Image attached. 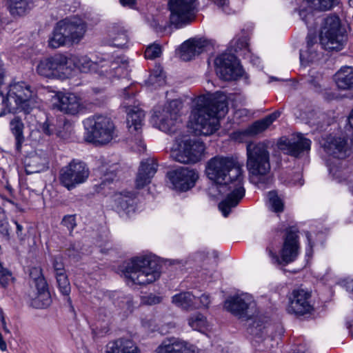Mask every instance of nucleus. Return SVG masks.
Here are the masks:
<instances>
[{"mask_svg":"<svg viewBox=\"0 0 353 353\" xmlns=\"http://www.w3.org/2000/svg\"><path fill=\"white\" fill-rule=\"evenodd\" d=\"M42 132L48 135L51 136L55 134L57 137L61 139H67L68 133L66 131H60L57 128V121L54 123L52 120L46 119L41 126Z\"/></svg>","mask_w":353,"mask_h":353,"instance_id":"nucleus-40","label":"nucleus"},{"mask_svg":"<svg viewBox=\"0 0 353 353\" xmlns=\"http://www.w3.org/2000/svg\"><path fill=\"white\" fill-rule=\"evenodd\" d=\"M162 53L161 46L154 43L147 47L145 51V57L148 59H154L159 57Z\"/></svg>","mask_w":353,"mask_h":353,"instance_id":"nucleus-46","label":"nucleus"},{"mask_svg":"<svg viewBox=\"0 0 353 353\" xmlns=\"http://www.w3.org/2000/svg\"><path fill=\"white\" fill-rule=\"evenodd\" d=\"M111 45L117 48L125 46L128 41L125 30L119 25H114L108 31Z\"/></svg>","mask_w":353,"mask_h":353,"instance_id":"nucleus-38","label":"nucleus"},{"mask_svg":"<svg viewBox=\"0 0 353 353\" xmlns=\"http://www.w3.org/2000/svg\"><path fill=\"white\" fill-rule=\"evenodd\" d=\"M347 41V34L340 18L330 14L323 18L319 30V43L322 48L331 52L342 50Z\"/></svg>","mask_w":353,"mask_h":353,"instance_id":"nucleus-4","label":"nucleus"},{"mask_svg":"<svg viewBox=\"0 0 353 353\" xmlns=\"http://www.w3.org/2000/svg\"><path fill=\"white\" fill-rule=\"evenodd\" d=\"M268 327L259 319L254 320L248 327V332L254 338L262 340L267 335Z\"/></svg>","mask_w":353,"mask_h":353,"instance_id":"nucleus-41","label":"nucleus"},{"mask_svg":"<svg viewBox=\"0 0 353 353\" xmlns=\"http://www.w3.org/2000/svg\"><path fill=\"white\" fill-rule=\"evenodd\" d=\"M197 0H169L170 21L176 28L190 23L197 12Z\"/></svg>","mask_w":353,"mask_h":353,"instance_id":"nucleus-8","label":"nucleus"},{"mask_svg":"<svg viewBox=\"0 0 353 353\" xmlns=\"http://www.w3.org/2000/svg\"><path fill=\"white\" fill-rule=\"evenodd\" d=\"M188 323L194 330H201L206 326V318L201 314H196L189 319Z\"/></svg>","mask_w":353,"mask_h":353,"instance_id":"nucleus-45","label":"nucleus"},{"mask_svg":"<svg viewBox=\"0 0 353 353\" xmlns=\"http://www.w3.org/2000/svg\"><path fill=\"white\" fill-rule=\"evenodd\" d=\"M14 280L12 272L6 269L3 272L0 273V285L3 288H6Z\"/></svg>","mask_w":353,"mask_h":353,"instance_id":"nucleus-50","label":"nucleus"},{"mask_svg":"<svg viewBox=\"0 0 353 353\" xmlns=\"http://www.w3.org/2000/svg\"><path fill=\"white\" fill-rule=\"evenodd\" d=\"M232 42L235 43L236 46L234 50L236 52L238 50H242L243 48H246L248 46V39L245 36L239 38H235L233 39Z\"/></svg>","mask_w":353,"mask_h":353,"instance_id":"nucleus-52","label":"nucleus"},{"mask_svg":"<svg viewBox=\"0 0 353 353\" xmlns=\"http://www.w3.org/2000/svg\"><path fill=\"white\" fill-rule=\"evenodd\" d=\"M70 43H79L85 32V25L77 18H65L56 23Z\"/></svg>","mask_w":353,"mask_h":353,"instance_id":"nucleus-19","label":"nucleus"},{"mask_svg":"<svg viewBox=\"0 0 353 353\" xmlns=\"http://www.w3.org/2000/svg\"><path fill=\"white\" fill-rule=\"evenodd\" d=\"M133 94L130 87H127L123 90V106L125 108L128 114L127 123L131 132L138 131L141 129L145 118L144 111L131 104V101H133Z\"/></svg>","mask_w":353,"mask_h":353,"instance_id":"nucleus-18","label":"nucleus"},{"mask_svg":"<svg viewBox=\"0 0 353 353\" xmlns=\"http://www.w3.org/2000/svg\"><path fill=\"white\" fill-rule=\"evenodd\" d=\"M298 238L296 232L292 229L287 231L283 246L281 251V258L274 253L270 248H267L272 263L277 265H286L293 262L299 254V245Z\"/></svg>","mask_w":353,"mask_h":353,"instance_id":"nucleus-14","label":"nucleus"},{"mask_svg":"<svg viewBox=\"0 0 353 353\" xmlns=\"http://www.w3.org/2000/svg\"><path fill=\"white\" fill-rule=\"evenodd\" d=\"M225 100H217L200 96L196 100V107L192 112L195 130L205 136L215 132L219 126V118L228 112Z\"/></svg>","mask_w":353,"mask_h":353,"instance_id":"nucleus-2","label":"nucleus"},{"mask_svg":"<svg viewBox=\"0 0 353 353\" xmlns=\"http://www.w3.org/2000/svg\"><path fill=\"white\" fill-rule=\"evenodd\" d=\"M34 7L33 0H8V9L14 18L28 14Z\"/></svg>","mask_w":353,"mask_h":353,"instance_id":"nucleus-32","label":"nucleus"},{"mask_svg":"<svg viewBox=\"0 0 353 353\" xmlns=\"http://www.w3.org/2000/svg\"><path fill=\"white\" fill-rule=\"evenodd\" d=\"M30 276L34 281L39 280L40 277H44L42 273V270L39 267H34L30 269Z\"/></svg>","mask_w":353,"mask_h":353,"instance_id":"nucleus-54","label":"nucleus"},{"mask_svg":"<svg viewBox=\"0 0 353 353\" xmlns=\"http://www.w3.org/2000/svg\"><path fill=\"white\" fill-rule=\"evenodd\" d=\"M182 103L179 100H172L161 110H156L152 117L153 125L166 133H174L176 125L180 121L179 112Z\"/></svg>","mask_w":353,"mask_h":353,"instance_id":"nucleus-7","label":"nucleus"},{"mask_svg":"<svg viewBox=\"0 0 353 353\" xmlns=\"http://www.w3.org/2000/svg\"><path fill=\"white\" fill-rule=\"evenodd\" d=\"M39 74L47 78L65 79L71 73L69 59L63 54H55L41 60L37 67Z\"/></svg>","mask_w":353,"mask_h":353,"instance_id":"nucleus-10","label":"nucleus"},{"mask_svg":"<svg viewBox=\"0 0 353 353\" xmlns=\"http://www.w3.org/2000/svg\"><path fill=\"white\" fill-rule=\"evenodd\" d=\"M61 224L65 227L71 234L74 228L77 226L75 215H65L61 220Z\"/></svg>","mask_w":353,"mask_h":353,"instance_id":"nucleus-47","label":"nucleus"},{"mask_svg":"<svg viewBox=\"0 0 353 353\" xmlns=\"http://www.w3.org/2000/svg\"><path fill=\"white\" fill-rule=\"evenodd\" d=\"M161 299L159 296L150 294L145 297V302L148 305L157 304L161 302Z\"/></svg>","mask_w":353,"mask_h":353,"instance_id":"nucleus-57","label":"nucleus"},{"mask_svg":"<svg viewBox=\"0 0 353 353\" xmlns=\"http://www.w3.org/2000/svg\"><path fill=\"white\" fill-rule=\"evenodd\" d=\"M117 208L130 216L135 212L136 194L131 192H121L114 194Z\"/></svg>","mask_w":353,"mask_h":353,"instance_id":"nucleus-29","label":"nucleus"},{"mask_svg":"<svg viewBox=\"0 0 353 353\" xmlns=\"http://www.w3.org/2000/svg\"><path fill=\"white\" fill-rule=\"evenodd\" d=\"M0 319H1L2 327H3V330L7 333H10V331L6 326L5 316H4V314H3L2 309H0Z\"/></svg>","mask_w":353,"mask_h":353,"instance_id":"nucleus-63","label":"nucleus"},{"mask_svg":"<svg viewBox=\"0 0 353 353\" xmlns=\"http://www.w3.org/2000/svg\"><path fill=\"white\" fill-rule=\"evenodd\" d=\"M246 166L252 180L262 181L270 170V152L268 145L263 142H250L246 145Z\"/></svg>","mask_w":353,"mask_h":353,"instance_id":"nucleus-6","label":"nucleus"},{"mask_svg":"<svg viewBox=\"0 0 353 353\" xmlns=\"http://www.w3.org/2000/svg\"><path fill=\"white\" fill-rule=\"evenodd\" d=\"M299 16L302 20L306 23H309L310 20L312 18V14L307 12V10L303 9L299 11Z\"/></svg>","mask_w":353,"mask_h":353,"instance_id":"nucleus-56","label":"nucleus"},{"mask_svg":"<svg viewBox=\"0 0 353 353\" xmlns=\"http://www.w3.org/2000/svg\"><path fill=\"white\" fill-rule=\"evenodd\" d=\"M57 283L61 293L66 296V301L70 307V311L74 312V306L72 305V300L69 296L70 293V284L66 274H59L56 276Z\"/></svg>","mask_w":353,"mask_h":353,"instance_id":"nucleus-39","label":"nucleus"},{"mask_svg":"<svg viewBox=\"0 0 353 353\" xmlns=\"http://www.w3.org/2000/svg\"><path fill=\"white\" fill-rule=\"evenodd\" d=\"M10 130L14 137L16 141V149L19 151L22 143L25 141L23 130L25 125L19 117H14L10 121Z\"/></svg>","mask_w":353,"mask_h":353,"instance_id":"nucleus-37","label":"nucleus"},{"mask_svg":"<svg viewBox=\"0 0 353 353\" xmlns=\"http://www.w3.org/2000/svg\"><path fill=\"white\" fill-rule=\"evenodd\" d=\"M197 302L199 304V307H208L210 303V297L207 294H203L200 296H196Z\"/></svg>","mask_w":353,"mask_h":353,"instance_id":"nucleus-53","label":"nucleus"},{"mask_svg":"<svg viewBox=\"0 0 353 353\" xmlns=\"http://www.w3.org/2000/svg\"><path fill=\"white\" fill-rule=\"evenodd\" d=\"M67 254L69 257L75 258L78 255V250L75 248L74 245H71L66 250Z\"/></svg>","mask_w":353,"mask_h":353,"instance_id":"nucleus-61","label":"nucleus"},{"mask_svg":"<svg viewBox=\"0 0 353 353\" xmlns=\"http://www.w3.org/2000/svg\"><path fill=\"white\" fill-rule=\"evenodd\" d=\"M310 140L301 134L279 143L281 150H286L287 154L295 157H298L304 152L310 150Z\"/></svg>","mask_w":353,"mask_h":353,"instance_id":"nucleus-24","label":"nucleus"},{"mask_svg":"<svg viewBox=\"0 0 353 353\" xmlns=\"http://www.w3.org/2000/svg\"><path fill=\"white\" fill-rule=\"evenodd\" d=\"M347 123L345 126L347 130H352L353 133V110L347 119Z\"/></svg>","mask_w":353,"mask_h":353,"instance_id":"nucleus-62","label":"nucleus"},{"mask_svg":"<svg viewBox=\"0 0 353 353\" xmlns=\"http://www.w3.org/2000/svg\"><path fill=\"white\" fill-rule=\"evenodd\" d=\"M209 46V41L205 39H190L181 46L180 58L185 61H190L196 56L207 50Z\"/></svg>","mask_w":353,"mask_h":353,"instance_id":"nucleus-23","label":"nucleus"},{"mask_svg":"<svg viewBox=\"0 0 353 353\" xmlns=\"http://www.w3.org/2000/svg\"><path fill=\"white\" fill-rule=\"evenodd\" d=\"M105 353H140V350L132 339L119 338L107 344Z\"/></svg>","mask_w":353,"mask_h":353,"instance_id":"nucleus-28","label":"nucleus"},{"mask_svg":"<svg viewBox=\"0 0 353 353\" xmlns=\"http://www.w3.org/2000/svg\"><path fill=\"white\" fill-rule=\"evenodd\" d=\"M336 85L339 90L353 89V67L343 66L334 75Z\"/></svg>","mask_w":353,"mask_h":353,"instance_id":"nucleus-30","label":"nucleus"},{"mask_svg":"<svg viewBox=\"0 0 353 353\" xmlns=\"http://www.w3.org/2000/svg\"><path fill=\"white\" fill-rule=\"evenodd\" d=\"M96 174L99 177L100 181L94 185L98 191L105 189L106 186L112 183L117 176L115 170L112 166L107 167L105 165L99 168Z\"/></svg>","mask_w":353,"mask_h":353,"instance_id":"nucleus-35","label":"nucleus"},{"mask_svg":"<svg viewBox=\"0 0 353 353\" xmlns=\"http://www.w3.org/2000/svg\"><path fill=\"white\" fill-rule=\"evenodd\" d=\"M89 175L90 170L85 163L72 160L61 169L59 181L67 190H72L85 183Z\"/></svg>","mask_w":353,"mask_h":353,"instance_id":"nucleus-9","label":"nucleus"},{"mask_svg":"<svg viewBox=\"0 0 353 353\" xmlns=\"http://www.w3.org/2000/svg\"><path fill=\"white\" fill-rule=\"evenodd\" d=\"M306 236H307V241H308V246H309V248L307 250V255H309V254H312L313 244H312V243L311 241L310 234L309 232H307Z\"/></svg>","mask_w":353,"mask_h":353,"instance_id":"nucleus-64","label":"nucleus"},{"mask_svg":"<svg viewBox=\"0 0 353 353\" xmlns=\"http://www.w3.org/2000/svg\"><path fill=\"white\" fill-rule=\"evenodd\" d=\"M32 91L25 82H18L10 85L8 100H10V110H19L29 113L32 105Z\"/></svg>","mask_w":353,"mask_h":353,"instance_id":"nucleus-12","label":"nucleus"},{"mask_svg":"<svg viewBox=\"0 0 353 353\" xmlns=\"http://www.w3.org/2000/svg\"><path fill=\"white\" fill-rule=\"evenodd\" d=\"M0 232L3 236H6L8 239H9V232H8V223L6 221V219L2 220L0 222Z\"/></svg>","mask_w":353,"mask_h":353,"instance_id":"nucleus-58","label":"nucleus"},{"mask_svg":"<svg viewBox=\"0 0 353 353\" xmlns=\"http://www.w3.org/2000/svg\"><path fill=\"white\" fill-rule=\"evenodd\" d=\"M58 108L70 115H77L85 112L87 108L82 99L73 93L59 95Z\"/></svg>","mask_w":353,"mask_h":353,"instance_id":"nucleus-21","label":"nucleus"},{"mask_svg":"<svg viewBox=\"0 0 353 353\" xmlns=\"http://www.w3.org/2000/svg\"><path fill=\"white\" fill-rule=\"evenodd\" d=\"M172 303L185 310L199 308L197 298L190 292H183L172 296Z\"/></svg>","mask_w":353,"mask_h":353,"instance_id":"nucleus-33","label":"nucleus"},{"mask_svg":"<svg viewBox=\"0 0 353 353\" xmlns=\"http://www.w3.org/2000/svg\"><path fill=\"white\" fill-rule=\"evenodd\" d=\"M323 148L327 154L340 159L346 158L351 152L345 137L330 136L327 138Z\"/></svg>","mask_w":353,"mask_h":353,"instance_id":"nucleus-22","label":"nucleus"},{"mask_svg":"<svg viewBox=\"0 0 353 353\" xmlns=\"http://www.w3.org/2000/svg\"><path fill=\"white\" fill-rule=\"evenodd\" d=\"M70 43L63 33L59 30L57 25L54 28L52 36L49 38L48 46L51 48L56 49L61 46Z\"/></svg>","mask_w":353,"mask_h":353,"instance_id":"nucleus-42","label":"nucleus"},{"mask_svg":"<svg viewBox=\"0 0 353 353\" xmlns=\"http://www.w3.org/2000/svg\"><path fill=\"white\" fill-rule=\"evenodd\" d=\"M52 266L54 268L55 276H58L59 274H66L64 264L60 257H54L52 261Z\"/></svg>","mask_w":353,"mask_h":353,"instance_id":"nucleus-51","label":"nucleus"},{"mask_svg":"<svg viewBox=\"0 0 353 353\" xmlns=\"http://www.w3.org/2000/svg\"><path fill=\"white\" fill-rule=\"evenodd\" d=\"M70 124L67 122L65 120H57V128L60 131H66L68 133V137L70 134Z\"/></svg>","mask_w":353,"mask_h":353,"instance_id":"nucleus-55","label":"nucleus"},{"mask_svg":"<svg viewBox=\"0 0 353 353\" xmlns=\"http://www.w3.org/2000/svg\"><path fill=\"white\" fill-rule=\"evenodd\" d=\"M160 270L161 265L156 258L147 255L132 259L123 266L122 272L134 284L147 285L159 278Z\"/></svg>","mask_w":353,"mask_h":353,"instance_id":"nucleus-3","label":"nucleus"},{"mask_svg":"<svg viewBox=\"0 0 353 353\" xmlns=\"http://www.w3.org/2000/svg\"><path fill=\"white\" fill-rule=\"evenodd\" d=\"M157 170V163L153 159H147L141 162L136 178L137 189H142L151 182V179Z\"/></svg>","mask_w":353,"mask_h":353,"instance_id":"nucleus-26","label":"nucleus"},{"mask_svg":"<svg viewBox=\"0 0 353 353\" xmlns=\"http://www.w3.org/2000/svg\"><path fill=\"white\" fill-rule=\"evenodd\" d=\"M48 164L46 157L37 154L31 155L26 159V172L27 174L41 172L48 168Z\"/></svg>","mask_w":353,"mask_h":353,"instance_id":"nucleus-36","label":"nucleus"},{"mask_svg":"<svg viewBox=\"0 0 353 353\" xmlns=\"http://www.w3.org/2000/svg\"><path fill=\"white\" fill-rule=\"evenodd\" d=\"M224 307L239 319H249L254 313L256 303L251 295L243 294L228 298Z\"/></svg>","mask_w":353,"mask_h":353,"instance_id":"nucleus-15","label":"nucleus"},{"mask_svg":"<svg viewBox=\"0 0 353 353\" xmlns=\"http://www.w3.org/2000/svg\"><path fill=\"white\" fill-rule=\"evenodd\" d=\"M85 141L95 145H105L117 137V130L110 117L94 114L83 121Z\"/></svg>","mask_w":353,"mask_h":353,"instance_id":"nucleus-5","label":"nucleus"},{"mask_svg":"<svg viewBox=\"0 0 353 353\" xmlns=\"http://www.w3.org/2000/svg\"><path fill=\"white\" fill-rule=\"evenodd\" d=\"M205 172L217 185L219 192L226 194V198L219 204V210L226 217L231 208L236 207L245 196L241 167L232 157L216 156L208 161Z\"/></svg>","mask_w":353,"mask_h":353,"instance_id":"nucleus-1","label":"nucleus"},{"mask_svg":"<svg viewBox=\"0 0 353 353\" xmlns=\"http://www.w3.org/2000/svg\"><path fill=\"white\" fill-rule=\"evenodd\" d=\"M214 63L217 74L225 81L236 80L243 75V70L232 54H222L216 58Z\"/></svg>","mask_w":353,"mask_h":353,"instance_id":"nucleus-16","label":"nucleus"},{"mask_svg":"<svg viewBox=\"0 0 353 353\" xmlns=\"http://www.w3.org/2000/svg\"><path fill=\"white\" fill-rule=\"evenodd\" d=\"M148 82L153 85L161 86L164 85L165 80V77L162 74V71L161 70L159 74H157V71H156L154 73L150 74Z\"/></svg>","mask_w":353,"mask_h":353,"instance_id":"nucleus-48","label":"nucleus"},{"mask_svg":"<svg viewBox=\"0 0 353 353\" xmlns=\"http://www.w3.org/2000/svg\"><path fill=\"white\" fill-rule=\"evenodd\" d=\"M119 60L110 63L104 59L100 62L92 61L87 56H81L77 58L75 61L76 66L82 72H88L90 71H96L99 75L105 76L107 78H112L115 76L120 75L119 70L125 68L126 63H123V67L119 65Z\"/></svg>","mask_w":353,"mask_h":353,"instance_id":"nucleus-11","label":"nucleus"},{"mask_svg":"<svg viewBox=\"0 0 353 353\" xmlns=\"http://www.w3.org/2000/svg\"><path fill=\"white\" fill-rule=\"evenodd\" d=\"M34 282L37 292L34 295H30L32 300V305L37 308H43L49 306L52 301L51 296L45 278L40 277L39 280Z\"/></svg>","mask_w":353,"mask_h":353,"instance_id":"nucleus-27","label":"nucleus"},{"mask_svg":"<svg viewBox=\"0 0 353 353\" xmlns=\"http://www.w3.org/2000/svg\"><path fill=\"white\" fill-rule=\"evenodd\" d=\"M312 8L321 11L329 10L338 6L340 0H307Z\"/></svg>","mask_w":353,"mask_h":353,"instance_id":"nucleus-44","label":"nucleus"},{"mask_svg":"<svg viewBox=\"0 0 353 353\" xmlns=\"http://www.w3.org/2000/svg\"><path fill=\"white\" fill-rule=\"evenodd\" d=\"M319 44L316 43V37L312 35H307L306 49L300 50V60L303 62H313L319 58Z\"/></svg>","mask_w":353,"mask_h":353,"instance_id":"nucleus-34","label":"nucleus"},{"mask_svg":"<svg viewBox=\"0 0 353 353\" xmlns=\"http://www.w3.org/2000/svg\"><path fill=\"white\" fill-rule=\"evenodd\" d=\"M205 145L199 139H186L179 144L177 150L171 152L172 158L181 163H195L198 162L205 151Z\"/></svg>","mask_w":353,"mask_h":353,"instance_id":"nucleus-13","label":"nucleus"},{"mask_svg":"<svg viewBox=\"0 0 353 353\" xmlns=\"http://www.w3.org/2000/svg\"><path fill=\"white\" fill-rule=\"evenodd\" d=\"M10 100H8V95L5 97L2 92L0 91V117L8 112H14L10 110Z\"/></svg>","mask_w":353,"mask_h":353,"instance_id":"nucleus-49","label":"nucleus"},{"mask_svg":"<svg viewBox=\"0 0 353 353\" xmlns=\"http://www.w3.org/2000/svg\"><path fill=\"white\" fill-rule=\"evenodd\" d=\"M268 206L270 209L276 213L283 211L284 203L276 191H270L268 194Z\"/></svg>","mask_w":353,"mask_h":353,"instance_id":"nucleus-43","label":"nucleus"},{"mask_svg":"<svg viewBox=\"0 0 353 353\" xmlns=\"http://www.w3.org/2000/svg\"><path fill=\"white\" fill-rule=\"evenodd\" d=\"M310 294L302 289L293 290L290 297L288 312L297 316H302L310 312L312 305L309 302Z\"/></svg>","mask_w":353,"mask_h":353,"instance_id":"nucleus-20","label":"nucleus"},{"mask_svg":"<svg viewBox=\"0 0 353 353\" xmlns=\"http://www.w3.org/2000/svg\"><path fill=\"white\" fill-rule=\"evenodd\" d=\"M155 353H196L193 347L179 338L165 339L156 348Z\"/></svg>","mask_w":353,"mask_h":353,"instance_id":"nucleus-25","label":"nucleus"},{"mask_svg":"<svg viewBox=\"0 0 353 353\" xmlns=\"http://www.w3.org/2000/svg\"><path fill=\"white\" fill-rule=\"evenodd\" d=\"M171 188L179 192H186L195 185L199 179L198 172L188 168H180L167 174Z\"/></svg>","mask_w":353,"mask_h":353,"instance_id":"nucleus-17","label":"nucleus"},{"mask_svg":"<svg viewBox=\"0 0 353 353\" xmlns=\"http://www.w3.org/2000/svg\"><path fill=\"white\" fill-rule=\"evenodd\" d=\"M123 303V307H125L126 308V310L127 312L131 313L133 310V308H134V303H133V301L128 298L126 299L125 301H123L122 302Z\"/></svg>","mask_w":353,"mask_h":353,"instance_id":"nucleus-59","label":"nucleus"},{"mask_svg":"<svg viewBox=\"0 0 353 353\" xmlns=\"http://www.w3.org/2000/svg\"><path fill=\"white\" fill-rule=\"evenodd\" d=\"M280 116V112L276 111L265 118L258 120L244 130V134L248 136H256L264 132Z\"/></svg>","mask_w":353,"mask_h":353,"instance_id":"nucleus-31","label":"nucleus"},{"mask_svg":"<svg viewBox=\"0 0 353 353\" xmlns=\"http://www.w3.org/2000/svg\"><path fill=\"white\" fill-rule=\"evenodd\" d=\"M17 227V234L21 241H23L25 238L26 234L23 233V226L19 224L17 221H14Z\"/></svg>","mask_w":353,"mask_h":353,"instance_id":"nucleus-60","label":"nucleus"}]
</instances>
